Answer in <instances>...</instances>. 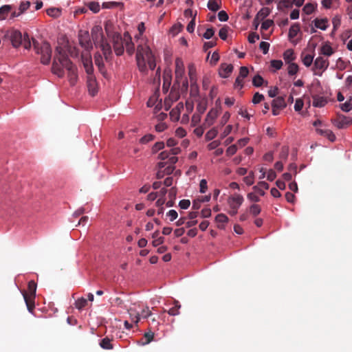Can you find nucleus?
<instances>
[{"instance_id":"nucleus-31","label":"nucleus","mask_w":352,"mask_h":352,"mask_svg":"<svg viewBox=\"0 0 352 352\" xmlns=\"http://www.w3.org/2000/svg\"><path fill=\"white\" fill-rule=\"evenodd\" d=\"M46 12L50 16L57 18L60 15L61 9L58 8H50L46 10Z\"/></svg>"},{"instance_id":"nucleus-53","label":"nucleus","mask_w":352,"mask_h":352,"mask_svg":"<svg viewBox=\"0 0 352 352\" xmlns=\"http://www.w3.org/2000/svg\"><path fill=\"white\" fill-rule=\"evenodd\" d=\"M237 151V146L236 144H232L226 150V155L228 156H232L236 153Z\"/></svg>"},{"instance_id":"nucleus-60","label":"nucleus","mask_w":352,"mask_h":352,"mask_svg":"<svg viewBox=\"0 0 352 352\" xmlns=\"http://www.w3.org/2000/svg\"><path fill=\"white\" fill-rule=\"evenodd\" d=\"M218 18L221 21H227L229 17L226 11L221 10L218 13Z\"/></svg>"},{"instance_id":"nucleus-62","label":"nucleus","mask_w":352,"mask_h":352,"mask_svg":"<svg viewBox=\"0 0 352 352\" xmlns=\"http://www.w3.org/2000/svg\"><path fill=\"white\" fill-rule=\"evenodd\" d=\"M271 65L276 69H280L283 66V62L280 60H273L271 61Z\"/></svg>"},{"instance_id":"nucleus-42","label":"nucleus","mask_w":352,"mask_h":352,"mask_svg":"<svg viewBox=\"0 0 352 352\" xmlns=\"http://www.w3.org/2000/svg\"><path fill=\"white\" fill-rule=\"evenodd\" d=\"M270 14V10L267 8H262L256 14V17L260 19H263Z\"/></svg>"},{"instance_id":"nucleus-11","label":"nucleus","mask_w":352,"mask_h":352,"mask_svg":"<svg viewBox=\"0 0 352 352\" xmlns=\"http://www.w3.org/2000/svg\"><path fill=\"white\" fill-rule=\"evenodd\" d=\"M338 129H344L352 123V120L344 115L338 114L336 119L331 120Z\"/></svg>"},{"instance_id":"nucleus-56","label":"nucleus","mask_w":352,"mask_h":352,"mask_svg":"<svg viewBox=\"0 0 352 352\" xmlns=\"http://www.w3.org/2000/svg\"><path fill=\"white\" fill-rule=\"evenodd\" d=\"M206 108H207L206 102H200L197 107V110L199 113L202 114L205 112V111L206 110Z\"/></svg>"},{"instance_id":"nucleus-64","label":"nucleus","mask_w":352,"mask_h":352,"mask_svg":"<svg viewBox=\"0 0 352 352\" xmlns=\"http://www.w3.org/2000/svg\"><path fill=\"white\" fill-rule=\"evenodd\" d=\"M190 205V201L188 199H182L179 201V206L182 209H187Z\"/></svg>"},{"instance_id":"nucleus-5","label":"nucleus","mask_w":352,"mask_h":352,"mask_svg":"<svg viewBox=\"0 0 352 352\" xmlns=\"http://www.w3.org/2000/svg\"><path fill=\"white\" fill-rule=\"evenodd\" d=\"M36 284L34 280H30L28 283V291L22 292L28 310L32 313L34 309V299L36 296Z\"/></svg>"},{"instance_id":"nucleus-17","label":"nucleus","mask_w":352,"mask_h":352,"mask_svg":"<svg viewBox=\"0 0 352 352\" xmlns=\"http://www.w3.org/2000/svg\"><path fill=\"white\" fill-rule=\"evenodd\" d=\"M188 76L191 83V87L193 88L195 87L197 89L196 69L193 64L188 65Z\"/></svg>"},{"instance_id":"nucleus-36","label":"nucleus","mask_w":352,"mask_h":352,"mask_svg":"<svg viewBox=\"0 0 352 352\" xmlns=\"http://www.w3.org/2000/svg\"><path fill=\"white\" fill-rule=\"evenodd\" d=\"M333 53V49L329 45L325 44L322 46L321 54H322L325 56H329L332 55Z\"/></svg>"},{"instance_id":"nucleus-63","label":"nucleus","mask_w":352,"mask_h":352,"mask_svg":"<svg viewBox=\"0 0 352 352\" xmlns=\"http://www.w3.org/2000/svg\"><path fill=\"white\" fill-rule=\"evenodd\" d=\"M228 34V29L226 27H223L220 29L219 32V36L222 40H226Z\"/></svg>"},{"instance_id":"nucleus-24","label":"nucleus","mask_w":352,"mask_h":352,"mask_svg":"<svg viewBox=\"0 0 352 352\" xmlns=\"http://www.w3.org/2000/svg\"><path fill=\"white\" fill-rule=\"evenodd\" d=\"M287 106V104L285 101V99L283 96L277 97L276 98L274 99L272 102V107H276L278 109H284Z\"/></svg>"},{"instance_id":"nucleus-45","label":"nucleus","mask_w":352,"mask_h":352,"mask_svg":"<svg viewBox=\"0 0 352 352\" xmlns=\"http://www.w3.org/2000/svg\"><path fill=\"white\" fill-rule=\"evenodd\" d=\"M314 60V56L311 54H307L302 58V63L306 67H309Z\"/></svg>"},{"instance_id":"nucleus-55","label":"nucleus","mask_w":352,"mask_h":352,"mask_svg":"<svg viewBox=\"0 0 352 352\" xmlns=\"http://www.w3.org/2000/svg\"><path fill=\"white\" fill-rule=\"evenodd\" d=\"M260 49L263 51L264 54H266L270 48V43L267 42L262 41L259 45Z\"/></svg>"},{"instance_id":"nucleus-46","label":"nucleus","mask_w":352,"mask_h":352,"mask_svg":"<svg viewBox=\"0 0 352 352\" xmlns=\"http://www.w3.org/2000/svg\"><path fill=\"white\" fill-rule=\"evenodd\" d=\"M351 99L346 101L344 103L340 105L341 109L344 112H349L352 109V104L351 102Z\"/></svg>"},{"instance_id":"nucleus-49","label":"nucleus","mask_w":352,"mask_h":352,"mask_svg":"<svg viewBox=\"0 0 352 352\" xmlns=\"http://www.w3.org/2000/svg\"><path fill=\"white\" fill-rule=\"evenodd\" d=\"M155 138V136L152 134H146L142 138H140V142L141 144H146L151 141H153Z\"/></svg>"},{"instance_id":"nucleus-14","label":"nucleus","mask_w":352,"mask_h":352,"mask_svg":"<svg viewBox=\"0 0 352 352\" xmlns=\"http://www.w3.org/2000/svg\"><path fill=\"white\" fill-rule=\"evenodd\" d=\"M311 95L313 99L314 107L321 108L327 104L328 100L326 97L320 96L316 93H314L312 90H311Z\"/></svg>"},{"instance_id":"nucleus-8","label":"nucleus","mask_w":352,"mask_h":352,"mask_svg":"<svg viewBox=\"0 0 352 352\" xmlns=\"http://www.w3.org/2000/svg\"><path fill=\"white\" fill-rule=\"evenodd\" d=\"M79 43L87 51H90L93 46L88 31L80 30L78 33Z\"/></svg>"},{"instance_id":"nucleus-52","label":"nucleus","mask_w":352,"mask_h":352,"mask_svg":"<svg viewBox=\"0 0 352 352\" xmlns=\"http://www.w3.org/2000/svg\"><path fill=\"white\" fill-rule=\"evenodd\" d=\"M248 68L245 66H242L240 67L239 74L238 76H239V78H245L248 76Z\"/></svg>"},{"instance_id":"nucleus-9","label":"nucleus","mask_w":352,"mask_h":352,"mask_svg":"<svg viewBox=\"0 0 352 352\" xmlns=\"http://www.w3.org/2000/svg\"><path fill=\"white\" fill-rule=\"evenodd\" d=\"M62 68L64 70L65 68L68 72V78L72 85H74L77 79V69L76 66L71 62H67L66 64L62 65Z\"/></svg>"},{"instance_id":"nucleus-38","label":"nucleus","mask_w":352,"mask_h":352,"mask_svg":"<svg viewBox=\"0 0 352 352\" xmlns=\"http://www.w3.org/2000/svg\"><path fill=\"white\" fill-rule=\"evenodd\" d=\"M316 6H314L313 3H308L303 7V12L307 14H311L315 10Z\"/></svg>"},{"instance_id":"nucleus-16","label":"nucleus","mask_w":352,"mask_h":352,"mask_svg":"<svg viewBox=\"0 0 352 352\" xmlns=\"http://www.w3.org/2000/svg\"><path fill=\"white\" fill-rule=\"evenodd\" d=\"M124 44L126 51L129 55H132L135 52V45L132 42V38L128 32L124 33Z\"/></svg>"},{"instance_id":"nucleus-22","label":"nucleus","mask_w":352,"mask_h":352,"mask_svg":"<svg viewBox=\"0 0 352 352\" xmlns=\"http://www.w3.org/2000/svg\"><path fill=\"white\" fill-rule=\"evenodd\" d=\"M268 188L269 184L265 182H260L258 183L257 185L253 187L254 191L261 196H263L265 195L264 189L267 190Z\"/></svg>"},{"instance_id":"nucleus-7","label":"nucleus","mask_w":352,"mask_h":352,"mask_svg":"<svg viewBox=\"0 0 352 352\" xmlns=\"http://www.w3.org/2000/svg\"><path fill=\"white\" fill-rule=\"evenodd\" d=\"M329 61L327 58L318 56L314 61L313 71L315 75L321 76L322 72L327 69Z\"/></svg>"},{"instance_id":"nucleus-25","label":"nucleus","mask_w":352,"mask_h":352,"mask_svg":"<svg viewBox=\"0 0 352 352\" xmlns=\"http://www.w3.org/2000/svg\"><path fill=\"white\" fill-rule=\"evenodd\" d=\"M12 6L4 5L0 8V21L4 20L7 18L8 14L12 10Z\"/></svg>"},{"instance_id":"nucleus-20","label":"nucleus","mask_w":352,"mask_h":352,"mask_svg":"<svg viewBox=\"0 0 352 352\" xmlns=\"http://www.w3.org/2000/svg\"><path fill=\"white\" fill-rule=\"evenodd\" d=\"M94 61H95L96 65L98 67L100 72L102 74L104 75L106 73V70L104 68V65L103 63L102 57L99 53H97L95 54Z\"/></svg>"},{"instance_id":"nucleus-57","label":"nucleus","mask_w":352,"mask_h":352,"mask_svg":"<svg viewBox=\"0 0 352 352\" xmlns=\"http://www.w3.org/2000/svg\"><path fill=\"white\" fill-rule=\"evenodd\" d=\"M199 191L201 193H205L208 189L207 181L204 179L200 181L199 184Z\"/></svg>"},{"instance_id":"nucleus-3","label":"nucleus","mask_w":352,"mask_h":352,"mask_svg":"<svg viewBox=\"0 0 352 352\" xmlns=\"http://www.w3.org/2000/svg\"><path fill=\"white\" fill-rule=\"evenodd\" d=\"M71 61L68 58L65 51L60 46H57L55 50V55L52 67V73L62 78L64 76L65 72L62 68V65Z\"/></svg>"},{"instance_id":"nucleus-33","label":"nucleus","mask_w":352,"mask_h":352,"mask_svg":"<svg viewBox=\"0 0 352 352\" xmlns=\"http://www.w3.org/2000/svg\"><path fill=\"white\" fill-rule=\"evenodd\" d=\"M249 212L252 216L256 217L261 213V208L259 205L254 204L250 206Z\"/></svg>"},{"instance_id":"nucleus-29","label":"nucleus","mask_w":352,"mask_h":352,"mask_svg":"<svg viewBox=\"0 0 352 352\" xmlns=\"http://www.w3.org/2000/svg\"><path fill=\"white\" fill-rule=\"evenodd\" d=\"M83 65L87 76L94 75V67L92 65L91 60L90 58H87L85 61H83Z\"/></svg>"},{"instance_id":"nucleus-10","label":"nucleus","mask_w":352,"mask_h":352,"mask_svg":"<svg viewBox=\"0 0 352 352\" xmlns=\"http://www.w3.org/2000/svg\"><path fill=\"white\" fill-rule=\"evenodd\" d=\"M243 201V197L238 193H234L228 198V204L230 208L239 209Z\"/></svg>"},{"instance_id":"nucleus-37","label":"nucleus","mask_w":352,"mask_h":352,"mask_svg":"<svg viewBox=\"0 0 352 352\" xmlns=\"http://www.w3.org/2000/svg\"><path fill=\"white\" fill-rule=\"evenodd\" d=\"M218 134V131L217 129L215 128H212V129L209 130L206 135H205V138H206V140L209 141V140H211L212 139H214Z\"/></svg>"},{"instance_id":"nucleus-28","label":"nucleus","mask_w":352,"mask_h":352,"mask_svg":"<svg viewBox=\"0 0 352 352\" xmlns=\"http://www.w3.org/2000/svg\"><path fill=\"white\" fill-rule=\"evenodd\" d=\"M101 348L104 349H113V346L111 344V340L109 339L108 337H105L103 339H102L99 343Z\"/></svg>"},{"instance_id":"nucleus-43","label":"nucleus","mask_w":352,"mask_h":352,"mask_svg":"<svg viewBox=\"0 0 352 352\" xmlns=\"http://www.w3.org/2000/svg\"><path fill=\"white\" fill-rule=\"evenodd\" d=\"M289 155V147L288 146H283L281 148L279 158L283 160H286L287 159Z\"/></svg>"},{"instance_id":"nucleus-54","label":"nucleus","mask_w":352,"mask_h":352,"mask_svg":"<svg viewBox=\"0 0 352 352\" xmlns=\"http://www.w3.org/2000/svg\"><path fill=\"white\" fill-rule=\"evenodd\" d=\"M274 24V22L272 20H265L262 23L261 25V30H268L272 25Z\"/></svg>"},{"instance_id":"nucleus-39","label":"nucleus","mask_w":352,"mask_h":352,"mask_svg":"<svg viewBox=\"0 0 352 352\" xmlns=\"http://www.w3.org/2000/svg\"><path fill=\"white\" fill-rule=\"evenodd\" d=\"M264 80L259 74L256 75L252 79V84L254 87H259L262 86Z\"/></svg>"},{"instance_id":"nucleus-50","label":"nucleus","mask_w":352,"mask_h":352,"mask_svg":"<svg viewBox=\"0 0 352 352\" xmlns=\"http://www.w3.org/2000/svg\"><path fill=\"white\" fill-rule=\"evenodd\" d=\"M164 148V143L163 142H157L153 146L152 152L153 153H155L157 151L163 149Z\"/></svg>"},{"instance_id":"nucleus-18","label":"nucleus","mask_w":352,"mask_h":352,"mask_svg":"<svg viewBox=\"0 0 352 352\" xmlns=\"http://www.w3.org/2000/svg\"><path fill=\"white\" fill-rule=\"evenodd\" d=\"M233 66L231 64L223 63L221 65L219 69V75L222 78H228L229 75L232 72Z\"/></svg>"},{"instance_id":"nucleus-34","label":"nucleus","mask_w":352,"mask_h":352,"mask_svg":"<svg viewBox=\"0 0 352 352\" xmlns=\"http://www.w3.org/2000/svg\"><path fill=\"white\" fill-rule=\"evenodd\" d=\"M87 305V300L84 298H80L75 302V307L78 309L80 310L85 307Z\"/></svg>"},{"instance_id":"nucleus-40","label":"nucleus","mask_w":352,"mask_h":352,"mask_svg":"<svg viewBox=\"0 0 352 352\" xmlns=\"http://www.w3.org/2000/svg\"><path fill=\"white\" fill-rule=\"evenodd\" d=\"M153 337H154V333L153 331H149L148 332H146L144 334V338L145 339V341H143L142 342V344H147L150 343L153 340Z\"/></svg>"},{"instance_id":"nucleus-58","label":"nucleus","mask_w":352,"mask_h":352,"mask_svg":"<svg viewBox=\"0 0 352 352\" xmlns=\"http://www.w3.org/2000/svg\"><path fill=\"white\" fill-rule=\"evenodd\" d=\"M30 6V1L21 2L19 8V10L23 14L26 11Z\"/></svg>"},{"instance_id":"nucleus-59","label":"nucleus","mask_w":352,"mask_h":352,"mask_svg":"<svg viewBox=\"0 0 352 352\" xmlns=\"http://www.w3.org/2000/svg\"><path fill=\"white\" fill-rule=\"evenodd\" d=\"M214 30L212 28H208L205 33L204 34L203 36L206 39H210L214 36Z\"/></svg>"},{"instance_id":"nucleus-41","label":"nucleus","mask_w":352,"mask_h":352,"mask_svg":"<svg viewBox=\"0 0 352 352\" xmlns=\"http://www.w3.org/2000/svg\"><path fill=\"white\" fill-rule=\"evenodd\" d=\"M88 8L94 13H98L100 11V5L98 2L91 1L87 4Z\"/></svg>"},{"instance_id":"nucleus-23","label":"nucleus","mask_w":352,"mask_h":352,"mask_svg":"<svg viewBox=\"0 0 352 352\" xmlns=\"http://www.w3.org/2000/svg\"><path fill=\"white\" fill-rule=\"evenodd\" d=\"M300 30V26L299 23H294L289 30L288 37L289 40L295 38Z\"/></svg>"},{"instance_id":"nucleus-15","label":"nucleus","mask_w":352,"mask_h":352,"mask_svg":"<svg viewBox=\"0 0 352 352\" xmlns=\"http://www.w3.org/2000/svg\"><path fill=\"white\" fill-rule=\"evenodd\" d=\"M184 65L181 58H177L175 60V78L179 81L184 74Z\"/></svg>"},{"instance_id":"nucleus-32","label":"nucleus","mask_w":352,"mask_h":352,"mask_svg":"<svg viewBox=\"0 0 352 352\" xmlns=\"http://www.w3.org/2000/svg\"><path fill=\"white\" fill-rule=\"evenodd\" d=\"M181 307V305H179V302L177 300L174 301V307L170 308L168 311V314L170 316H177L179 314V309Z\"/></svg>"},{"instance_id":"nucleus-47","label":"nucleus","mask_w":352,"mask_h":352,"mask_svg":"<svg viewBox=\"0 0 352 352\" xmlns=\"http://www.w3.org/2000/svg\"><path fill=\"white\" fill-rule=\"evenodd\" d=\"M243 181L248 186L252 185L254 182L253 172H250L248 176L245 177Z\"/></svg>"},{"instance_id":"nucleus-13","label":"nucleus","mask_w":352,"mask_h":352,"mask_svg":"<svg viewBox=\"0 0 352 352\" xmlns=\"http://www.w3.org/2000/svg\"><path fill=\"white\" fill-rule=\"evenodd\" d=\"M87 85L89 94L91 96H96L98 91V87L94 75L87 76Z\"/></svg>"},{"instance_id":"nucleus-12","label":"nucleus","mask_w":352,"mask_h":352,"mask_svg":"<svg viewBox=\"0 0 352 352\" xmlns=\"http://www.w3.org/2000/svg\"><path fill=\"white\" fill-rule=\"evenodd\" d=\"M100 47L102 51L103 55L106 60H109L111 58L112 54V50L110 44L104 39L102 32L100 33Z\"/></svg>"},{"instance_id":"nucleus-1","label":"nucleus","mask_w":352,"mask_h":352,"mask_svg":"<svg viewBox=\"0 0 352 352\" xmlns=\"http://www.w3.org/2000/svg\"><path fill=\"white\" fill-rule=\"evenodd\" d=\"M136 62L140 72H147L146 63L150 69L153 70L156 67L155 56L151 49L146 45L140 44L137 47Z\"/></svg>"},{"instance_id":"nucleus-21","label":"nucleus","mask_w":352,"mask_h":352,"mask_svg":"<svg viewBox=\"0 0 352 352\" xmlns=\"http://www.w3.org/2000/svg\"><path fill=\"white\" fill-rule=\"evenodd\" d=\"M316 132L320 135L324 136L328 138L331 142H334L336 140V135L334 133L329 129H316Z\"/></svg>"},{"instance_id":"nucleus-44","label":"nucleus","mask_w":352,"mask_h":352,"mask_svg":"<svg viewBox=\"0 0 352 352\" xmlns=\"http://www.w3.org/2000/svg\"><path fill=\"white\" fill-rule=\"evenodd\" d=\"M298 71V66L296 63H290L288 67V74L290 76L296 74Z\"/></svg>"},{"instance_id":"nucleus-30","label":"nucleus","mask_w":352,"mask_h":352,"mask_svg":"<svg viewBox=\"0 0 352 352\" xmlns=\"http://www.w3.org/2000/svg\"><path fill=\"white\" fill-rule=\"evenodd\" d=\"M283 58L287 63H290L296 58L294 50L292 49L287 50L283 54Z\"/></svg>"},{"instance_id":"nucleus-35","label":"nucleus","mask_w":352,"mask_h":352,"mask_svg":"<svg viewBox=\"0 0 352 352\" xmlns=\"http://www.w3.org/2000/svg\"><path fill=\"white\" fill-rule=\"evenodd\" d=\"M129 313L131 321L134 322L137 324L140 320V314L133 309H129Z\"/></svg>"},{"instance_id":"nucleus-26","label":"nucleus","mask_w":352,"mask_h":352,"mask_svg":"<svg viewBox=\"0 0 352 352\" xmlns=\"http://www.w3.org/2000/svg\"><path fill=\"white\" fill-rule=\"evenodd\" d=\"M314 23L316 28H319L322 30H325L328 27V20L326 18L321 19H316L314 21Z\"/></svg>"},{"instance_id":"nucleus-51","label":"nucleus","mask_w":352,"mask_h":352,"mask_svg":"<svg viewBox=\"0 0 352 352\" xmlns=\"http://www.w3.org/2000/svg\"><path fill=\"white\" fill-rule=\"evenodd\" d=\"M264 99V96L263 94H259L258 92H256L254 94L253 98H252V102L254 104H258Z\"/></svg>"},{"instance_id":"nucleus-61","label":"nucleus","mask_w":352,"mask_h":352,"mask_svg":"<svg viewBox=\"0 0 352 352\" xmlns=\"http://www.w3.org/2000/svg\"><path fill=\"white\" fill-rule=\"evenodd\" d=\"M259 39V35L256 32H252L248 36V41L250 43H254L256 40Z\"/></svg>"},{"instance_id":"nucleus-19","label":"nucleus","mask_w":352,"mask_h":352,"mask_svg":"<svg viewBox=\"0 0 352 352\" xmlns=\"http://www.w3.org/2000/svg\"><path fill=\"white\" fill-rule=\"evenodd\" d=\"M218 116V111L214 109H212L207 114L206 118L205 119V124L208 126H211L216 118Z\"/></svg>"},{"instance_id":"nucleus-27","label":"nucleus","mask_w":352,"mask_h":352,"mask_svg":"<svg viewBox=\"0 0 352 352\" xmlns=\"http://www.w3.org/2000/svg\"><path fill=\"white\" fill-rule=\"evenodd\" d=\"M221 6V0H209L208 2V8L213 12H216L220 9Z\"/></svg>"},{"instance_id":"nucleus-6","label":"nucleus","mask_w":352,"mask_h":352,"mask_svg":"<svg viewBox=\"0 0 352 352\" xmlns=\"http://www.w3.org/2000/svg\"><path fill=\"white\" fill-rule=\"evenodd\" d=\"M112 43L114 52L117 56H121L124 51V36L122 37L119 33H113L112 36Z\"/></svg>"},{"instance_id":"nucleus-2","label":"nucleus","mask_w":352,"mask_h":352,"mask_svg":"<svg viewBox=\"0 0 352 352\" xmlns=\"http://www.w3.org/2000/svg\"><path fill=\"white\" fill-rule=\"evenodd\" d=\"M0 33L3 40L10 41L12 47L14 48H18L22 45L26 50H29L31 47L32 43L28 34H25L23 36L22 33L14 28L1 30Z\"/></svg>"},{"instance_id":"nucleus-4","label":"nucleus","mask_w":352,"mask_h":352,"mask_svg":"<svg viewBox=\"0 0 352 352\" xmlns=\"http://www.w3.org/2000/svg\"><path fill=\"white\" fill-rule=\"evenodd\" d=\"M32 44L36 53L41 55V62L44 65H48L52 57V48L50 43L46 41L38 43L32 38Z\"/></svg>"},{"instance_id":"nucleus-48","label":"nucleus","mask_w":352,"mask_h":352,"mask_svg":"<svg viewBox=\"0 0 352 352\" xmlns=\"http://www.w3.org/2000/svg\"><path fill=\"white\" fill-rule=\"evenodd\" d=\"M215 221L217 223H224L228 221V218L226 214L220 213L216 216Z\"/></svg>"}]
</instances>
